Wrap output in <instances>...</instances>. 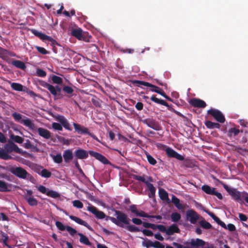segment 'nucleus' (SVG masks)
Segmentation results:
<instances>
[{"mask_svg":"<svg viewBox=\"0 0 248 248\" xmlns=\"http://www.w3.org/2000/svg\"><path fill=\"white\" fill-rule=\"evenodd\" d=\"M8 170L19 178L27 179L32 183L35 181L34 178L22 167L10 166Z\"/></svg>","mask_w":248,"mask_h":248,"instance_id":"nucleus-1","label":"nucleus"},{"mask_svg":"<svg viewBox=\"0 0 248 248\" xmlns=\"http://www.w3.org/2000/svg\"><path fill=\"white\" fill-rule=\"evenodd\" d=\"M114 212L115 216L116 217V218L112 217L109 218V220L111 221L113 223L118 226L122 228L124 227L123 223L126 225L129 224V219L126 214L120 211L116 210H114Z\"/></svg>","mask_w":248,"mask_h":248,"instance_id":"nucleus-2","label":"nucleus"},{"mask_svg":"<svg viewBox=\"0 0 248 248\" xmlns=\"http://www.w3.org/2000/svg\"><path fill=\"white\" fill-rule=\"evenodd\" d=\"M55 120L58 121V123H53L52 127L55 130L62 131V126L69 131H72V128L70 126L67 120L62 115H58L55 117Z\"/></svg>","mask_w":248,"mask_h":248,"instance_id":"nucleus-3","label":"nucleus"},{"mask_svg":"<svg viewBox=\"0 0 248 248\" xmlns=\"http://www.w3.org/2000/svg\"><path fill=\"white\" fill-rule=\"evenodd\" d=\"M132 177L133 179L141 181L145 184L147 189L149 190L150 193L149 194V197L150 198H154L155 196V188L154 187L153 184L149 183V181H152L153 179L151 177H147L148 181L146 180L144 177L137 175H133Z\"/></svg>","mask_w":248,"mask_h":248,"instance_id":"nucleus-4","label":"nucleus"},{"mask_svg":"<svg viewBox=\"0 0 248 248\" xmlns=\"http://www.w3.org/2000/svg\"><path fill=\"white\" fill-rule=\"evenodd\" d=\"M223 187L234 200H237L239 202L242 201V196H244L246 195L245 194V193H240L236 189L230 187L225 184L223 185Z\"/></svg>","mask_w":248,"mask_h":248,"instance_id":"nucleus-5","label":"nucleus"},{"mask_svg":"<svg viewBox=\"0 0 248 248\" xmlns=\"http://www.w3.org/2000/svg\"><path fill=\"white\" fill-rule=\"evenodd\" d=\"M12 116L16 121H20V123L28 127L30 129L34 130L35 128V124L32 122L31 120L29 118L26 119H21L22 115L16 112L12 114Z\"/></svg>","mask_w":248,"mask_h":248,"instance_id":"nucleus-6","label":"nucleus"},{"mask_svg":"<svg viewBox=\"0 0 248 248\" xmlns=\"http://www.w3.org/2000/svg\"><path fill=\"white\" fill-rule=\"evenodd\" d=\"M151 100L153 102H154L156 104H160V105H163L164 106L168 107L169 108V110L173 112L174 113H175L178 116L182 117L183 118H185V116L183 114H182L181 113H180V112L175 110L174 108H169L170 106L166 101H165L164 100L156 98L155 95H153L151 97Z\"/></svg>","mask_w":248,"mask_h":248,"instance_id":"nucleus-7","label":"nucleus"},{"mask_svg":"<svg viewBox=\"0 0 248 248\" xmlns=\"http://www.w3.org/2000/svg\"><path fill=\"white\" fill-rule=\"evenodd\" d=\"M208 114L212 115L214 119L219 123H224L225 118L223 114L219 110L211 108L207 111Z\"/></svg>","mask_w":248,"mask_h":248,"instance_id":"nucleus-8","label":"nucleus"},{"mask_svg":"<svg viewBox=\"0 0 248 248\" xmlns=\"http://www.w3.org/2000/svg\"><path fill=\"white\" fill-rule=\"evenodd\" d=\"M201 189L207 194L217 196L219 200H222L223 199L222 194L220 193L217 192L216 190V188L212 187L207 185H204L202 186Z\"/></svg>","mask_w":248,"mask_h":248,"instance_id":"nucleus-9","label":"nucleus"},{"mask_svg":"<svg viewBox=\"0 0 248 248\" xmlns=\"http://www.w3.org/2000/svg\"><path fill=\"white\" fill-rule=\"evenodd\" d=\"M47 89L54 96L55 100L62 99L64 97L63 95L61 93V87L58 85L54 86L50 84Z\"/></svg>","mask_w":248,"mask_h":248,"instance_id":"nucleus-10","label":"nucleus"},{"mask_svg":"<svg viewBox=\"0 0 248 248\" xmlns=\"http://www.w3.org/2000/svg\"><path fill=\"white\" fill-rule=\"evenodd\" d=\"M142 122L148 127L156 131L161 130L162 128L159 123L153 118H147L142 120Z\"/></svg>","mask_w":248,"mask_h":248,"instance_id":"nucleus-11","label":"nucleus"},{"mask_svg":"<svg viewBox=\"0 0 248 248\" xmlns=\"http://www.w3.org/2000/svg\"><path fill=\"white\" fill-rule=\"evenodd\" d=\"M31 32L36 36L39 37L40 39L45 41L47 40L50 42L52 45H58L57 41L51 37L48 36L41 32L35 29L31 30Z\"/></svg>","mask_w":248,"mask_h":248,"instance_id":"nucleus-12","label":"nucleus"},{"mask_svg":"<svg viewBox=\"0 0 248 248\" xmlns=\"http://www.w3.org/2000/svg\"><path fill=\"white\" fill-rule=\"evenodd\" d=\"M131 82L134 85L137 86L138 87H140V85H143L145 86L150 87V91L153 92H155V91H154L155 90L159 91L160 92L163 91L158 87L144 81L134 80H132Z\"/></svg>","mask_w":248,"mask_h":248,"instance_id":"nucleus-13","label":"nucleus"},{"mask_svg":"<svg viewBox=\"0 0 248 248\" xmlns=\"http://www.w3.org/2000/svg\"><path fill=\"white\" fill-rule=\"evenodd\" d=\"M37 189L42 193L45 194L47 196L54 199L59 198L60 196V194L58 192L52 190H50L44 186H39Z\"/></svg>","mask_w":248,"mask_h":248,"instance_id":"nucleus-14","label":"nucleus"},{"mask_svg":"<svg viewBox=\"0 0 248 248\" xmlns=\"http://www.w3.org/2000/svg\"><path fill=\"white\" fill-rule=\"evenodd\" d=\"M125 228L130 232H138L141 231L145 235L147 236H152L154 234L153 232L150 230L144 229L141 230L139 227L133 225L126 226Z\"/></svg>","mask_w":248,"mask_h":248,"instance_id":"nucleus-15","label":"nucleus"},{"mask_svg":"<svg viewBox=\"0 0 248 248\" xmlns=\"http://www.w3.org/2000/svg\"><path fill=\"white\" fill-rule=\"evenodd\" d=\"M187 219L192 224H195L199 218V214L193 209L187 211L186 213Z\"/></svg>","mask_w":248,"mask_h":248,"instance_id":"nucleus-16","label":"nucleus"},{"mask_svg":"<svg viewBox=\"0 0 248 248\" xmlns=\"http://www.w3.org/2000/svg\"><path fill=\"white\" fill-rule=\"evenodd\" d=\"M89 153L92 156L94 157L103 164L105 165L110 164V161L102 154L93 151H89Z\"/></svg>","mask_w":248,"mask_h":248,"instance_id":"nucleus-17","label":"nucleus"},{"mask_svg":"<svg viewBox=\"0 0 248 248\" xmlns=\"http://www.w3.org/2000/svg\"><path fill=\"white\" fill-rule=\"evenodd\" d=\"M87 210L93 214L98 219H103L106 217V215L103 212L99 211L95 206L90 204L87 207Z\"/></svg>","mask_w":248,"mask_h":248,"instance_id":"nucleus-18","label":"nucleus"},{"mask_svg":"<svg viewBox=\"0 0 248 248\" xmlns=\"http://www.w3.org/2000/svg\"><path fill=\"white\" fill-rule=\"evenodd\" d=\"M166 153L168 157L175 158L180 161H183L185 159L183 156L170 147L166 149Z\"/></svg>","mask_w":248,"mask_h":248,"instance_id":"nucleus-19","label":"nucleus"},{"mask_svg":"<svg viewBox=\"0 0 248 248\" xmlns=\"http://www.w3.org/2000/svg\"><path fill=\"white\" fill-rule=\"evenodd\" d=\"M188 102L190 105L196 108H204L206 106V104L204 101L196 98L191 99Z\"/></svg>","mask_w":248,"mask_h":248,"instance_id":"nucleus-20","label":"nucleus"},{"mask_svg":"<svg viewBox=\"0 0 248 248\" xmlns=\"http://www.w3.org/2000/svg\"><path fill=\"white\" fill-rule=\"evenodd\" d=\"M69 218L72 219V220L75 221L76 223L83 225L85 227H86L87 228H88L90 231H93V230L92 228V227L90 226L85 221L83 220L82 219H80V218H78L77 217L70 215L69 216Z\"/></svg>","mask_w":248,"mask_h":248,"instance_id":"nucleus-21","label":"nucleus"},{"mask_svg":"<svg viewBox=\"0 0 248 248\" xmlns=\"http://www.w3.org/2000/svg\"><path fill=\"white\" fill-rule=\"evenodd\" d=\"M76 132L80 134H88L89 133V129L79 124L74 123L73 124Z\"/></svg>","mask_w":248,"mask_h":248,"instance_id":"nucleus-22","label":"nucleus"},{"mask_svg":"<svg viewBox=\"0 0 248 248\" xmlns=\"http://www.w3.org/2000/svg\"><path fill=\"white\" fill-rule=\"evenodd\" d=\"M37 132L40 136L46 140L50 139L51 137L50 132L47 129L42 127L38 128Z\"/></svg>","mask_w":248,"mask_h":248,"instance_id":"nucleus-23","label":"nucleus"},{"mask_svg":"<svg viewBox=\"0 0 248 248\" xmlns=\"http://www.w3.org/2000/svg\"><path fill=\"white\" fill-rule=\"evenodd\" d=\"M88 154H89V152L82 149H78L75 152L76 157L80 159L87 158L88 157Z\"/></svg>","mask_w":248,"mask_h":248,"instance_id":"nucleus-24","label":"nucleus"},{"mask_svg":"<svg viewBox=\"0 0 248 248\" xmlns=\"http://www.w3.org/2000/svg\"><path fill=\"white\" fill-rule=\"evenodd\" d=\"M171 202L179 210H183L186 208V204L181 203L180 200L174 195H172Z\"/></svg>","mask_w":248,"mask_h":248,"instance_id":"nucleus-25","label":"nucleus"},{"mask_svg":"<svg viewBox=\"0 0 248 248\" xmlns=\"http://www.w3.org/2000/svg\"><path fill=\"white\" fill-rule=\"evenodd\" d=\"M180 230L176 224L170 225L167 230V235H172L174 233H180Z\"/></svg>","mask_w":248,"mask_h":248,"instance_id":"nucleus-26","label":"nucleus"},{"mask_svg":"<svg viewBox=\"0 0 248 248\" xmlns=\"http://www.w3.org/2000/svg\"><path fill=\"white\" fill-rule=\"evenodd\" d=\"M190 244L194 248H197L199 247H202L205 245V242L202 239L199 238L191 239Z\"/></svg>","mask_w":248,"mask_h":248,"instance_id":"nucleus-27","label":"nucleus"},{"mask_svg":"<svg viewBox=\"0 0 248 248\" xmlns=\"http://www.w3.org/2000/svg\"><path fill=\"white\" fill-rule=\"evenodd\" d=\"M71 35L79 40H83L82 31L81 29H74L72 31Z\"/></svg>","mask_w":248,"mask_h":248,"instance_id":"nucleus-28","label":"nucleus"},{"mask_svg":"<svg viewBox=\"0 0 248 248\" xmlns=\"http://www.w3.org/2000/svg\"><path fill=\"white\" fill-rule=\"evenodd\" d=\"M78 235L80 237L79 241L81 244L89 246L92 245V243L86 236L80 232H78Z\"/></svg>","mask_w":248,"mask_h":248,"instance_id":"nucleus-29","label":"nucleus"},{"mask_svg":"<svg viewBox=\"0 0 248 248\" xmlns=\"http://www.w3.org/2000/svg\"><path fill=\"white\" fill-rule=\"evenodd\" d=\"M64 161L66 163L69 162L73 158V153L71 150L68 149L65 150L63 154Z\"/></svg>","mask_w":248,"mask_h":248,"instance_id":"nucleus-30","label":"nucleus"},{"mask_svg":"<svg viewBox=\"0 0 248 248\" xmlns=\"http://www.w3.org/2000/svg\"><path fill=\"white\" fill-rule=\"evenodd\" d=\"M159 196L160 198L163 201H166L168 203L170 202L169 198L168 193L163 188H160L159 190Z\"/></svg>","mask_w":248,"mask_h":248,"instance_id":"nucleus-31","label":"nucleus"},{"mask_svg":"<svg viewBox=\"0 0 248 248\" xmlns=\"http://www.w3.org/2000/svg\"><path fill=\"white\" fill-rule=\"evenodd\" d=\"M24 199L30 206H34L38 205V201L33 196H24Z\"/></svg>","mask_w":248,"mask_h":248,"instance_id":"nucleus-32","label":"nucleus"},{"mask_svg":"<svg viewBox=\"0 0 248 248\" xmlns=\"http://www.w3.org/2000/svg\"><path fill=\"white\" fill-rule=\"evenodd\" d=\"M204 124L207 128L209 129H219L220 127V125L218 123L212 122L210 121H206Z\"/></svg>","mask_w":248,"mask_h":248,"instance_id":"nucleus-33","label":"nucleus"},{"mask_svg":"<svg viewBox=\"0 0 248 248\" xmlns=\"http://www.w3.org/2000/svg\"><path fill=\"white\" fill-rule=\"evenodd\" d=\"M12 64L15 67L22 70H25L26 68L25 63L19 60H14L12 62Z\"/></svg>","mask_w":248,"mask_h":248,"instance_id":"nucleus-34","label":"nucleus"},{"mask_svg":"<svg viewBox=\"0 0 248 248\" xmlns=\"http://www.w3.org/2000/svg\"><path fill=\"white\" fill-rule=\"evenodd\" d=\"M62 91L67 94L63 95L64 97H70L73 95L72 94L74 91L72 87L69 86H64L62 88Z\"/></svg>","mask_w":248,"mask_h":248,"instance_id":"nucleus-35","label":"nucleus"},{"mask_svg":"<svg viewBox=\"0 0 248 248\" xmlns=\"http://www.w3.org/2000/svg\"><path fill=\"white\" fill-rule=\"evenodd\" d=\"M11 185L8 184L6 182L0 180V192H8L10 191V189L9 187H10Z\"/></svg>","mask_w":248,"mask_h":248,"instance_id":"nucleus-36","label":"nucleus"},{"mask_svg":"<svg viewBox=\"0 0 248 248\" xmlns=\"http://www.w3.org/2000/svg\"><path fill=\"white\" fill-rule=\"evenodd\" d=\"M8 239V235L6 233L1 231L0 232V242H2L5 246L8 247L7 243Z\"/></svg>","mask_w":248,"mask_h":248,"instance_id":"nucleus-37","label":"nucleus"},{"mask_svg":"<svg viewBox=\"0 0 248 248\" xmlns=\"http://www.w3.org/2000/svg\"><path fill=\"white\" fill-rule=\"evenodd\" d=\"M240 132H243V131H240L235 127L231 128L229 129L228 131V136L232 137V135L234 136H237Z\"/></svg>","mask_w":248,"mask_h":248,"instance_id":"nucleus-38","label":"nucleus"},{"mask_svg":"<svg viewBox=\"0 0 248 248\" xmlns=\"http://www.w3.org/2000/svg\"><path fill=\"white\" fill-rule=\"evenodd\" d=\"M0 158L4 159V160H8L12 158V156L9 155L7 152L3 150H0Z\"/></svg>","mask_w":248,"mask_h":248,"instance_id":"nucleus-39","label":"nucleus"},{"mask_svg":"<svg viewBox=\"0 0 248 248\" xmlns=\"http://www.w3.org/2000/svg\"><path fill=\"white\" fill-rule=\"evenodd\" d=\"M37 173L40 175L42 177L48 178L51 176V172L46 169H43L41 171L37 172Z\"/></svg>","mask_w":248,"mask_h":248,"instance_id":"nucleus-40","label":"nucleus"},{"mask_svg":"<svg viewBox=\"0 0 248 248\" xmlns=\"http://www.w3.org/2000/svg\"><path fill=\"white\" fill-rule=\"evenodd\" d=\"M199 224L203 228L205 229H211L212 227L211 224L209 222L205 220L204 219L201 220L199 222Z\"/></svg>","mask_w":248,"mask_h":248,"instance_id":"nucleus-41","label":"nucleus"},{"mask_svg":"<svg viewBox=\"0 0 248 248\" xmlns=\"http://www.w3.org/2000/svg\"><path fill=\"white\" fill-rule=\"evenodd\" d=\"M11 88L15 91H23V86L21 84L18 83H12L11 84Z\"/></svg>","mask_w":248,"mask_h":248,"instance_id":"nucleus-42","label":"nucleus"},{"mask_svg":"<svg viewBox=\"0 0 248 248\" xmlns=\"http://www.w3.org/2000/svg\"><path fill=\"white\" fill-rule=\"evenodd\" d=\"M170 217L171 220L174 222L178 221L181 218V215L177 212L172 213L171 214Z\"/></svg>","mask_w":248,"mask_h":248,"instance_id":"nucleus-43","label":"nucleus"},{"mask_svg":"<svg viewBox=\"0 0 248 248\" xmlns=\"http://www.w3.org/2000/svg\"><path fill=\"white\" fill-rule=\"evenodd\" d=\"M146 158L149 163L152 165H155L156 164V160L149 153H146Z\"/></svg>","mask_w":248,"mask_h":248,"instance_id":"nucleus-44","label":"nucleus"},{"mask_svg":"<svg viewBox=\"0 0 248 248\" xmlns=\"http://www.w3.org/2000/svg\"><path fill=\"white\" fill-rule=\"evenodd\" d=\"M10 138L15 142L18 143H22L24 140L23 138H22V137L17 135H14L13 134L11 135Z\"/></svg>","mask_w":248,"mask_h":248,"instance_id":"nucleus-45","label":"nucleus"},{"mask_svg":"<svg viewBox=\"0 0 248 248\" xmlns=\"http://www.w3.org/2000/svg\"><path fill=\"white\" fill-rule=\"evenodd\" d=\"M52 80L54 83L61 84L62 83V79L57 76L53 75L52 77Z\"/></svg>","mask_w":248,"mask_h":248,"instance_id":"nucleus-46","label":"nucleus"},{"mask_svg":"<svg viewBox=\"0 0 248 248\" xmlns=\"http://www.w3.org/2000/svg\"><path fill=\"white\" fill-rule=\"evenodd\" d=\"M55 225L61 231H64L67 229V226H65L61 222L59 221H56Z\"/></svg>","mask_w":248,"mask_h":248,"instance_id":"nucleus-47","label":"nucleus"},{"mask_svg":"<svg viewBox=\"0 0 248 248\" xmlns=\"http://www.w3.org/2000/svg\"><path fill=\"white\" fill-rule=\"evenodd\" d=\"M206 213L210 216L217 224L220 221V219L217 217L214 213L208 211H206Z\"/></svg>","mask_w":248,"mask_h":248,"instance_id":"nucleus-48","label":"nucleus"},{"mask_svg":"<svg viewBox=\"0 0 248 248\" xmlns=\"http://www.w3.org/2000/svg\"><path fill=\"white\" fill-rule=\"evenodd\" d=\"M73 205L74 207L78 209H81L83 207V204L82 202L79 200H75L73 202Z\"/></svg>","mask_w":248,"mask_h":248,"instance_id":"nucleus-49","label":"nucleus"},{"mask_svg":"<svg viewBox=\"0 0 248 248\" xmlns=\"http://www.w3.org/2000/svg\"><path fill=\"white\" fill-rule=\"evenodd\" d=\"M66 230L69 232V233L72 236H74L77 233L78 234L76 230L69 226H67Z\"/></svg>","mask_w":248,"mask_h":248,"instance_id":"nucleus-50","label":"nucleus"},{"mask_svg":"<svg viewBox=\"0 0 248 248\" xmlns=\"http://www.w3.org/2000/svg\"><path fill=\"white\" fill-rule=\"evenodd\" d=\"M53 160L56 163H61L62 161V158L61 154H57L53 157Z\"/></svg>","mask_w":248,"mask_h":248,"instance_id":"nucleus-51","label":"nucleus"},{"mask_svg":"<svg viewBox=\"0 0 248 248\" xmlns=\"http://www.w3.org/2000/svg\"><path fill=\"white\" fill-rule=\"evenodd\" d=\"M36 75L40 77H45L46 75V72L43 69L38 68L36 70Z\"/></svg>","mask_w":248,"mask_h":248,"instance_id":"nucleus-52","label":"nucleus"},{"mask_svg":"<svg viewBox=\"0 0 248 248\" xmlns=\"http://www.w3.org/2000/svg\"><path fill=\"white\" fill-rule=\"evenodd\" d=\"M24 147L26 148V149H35L36 147L35 146H34L33 145H32L31 142V141L29 140H26V142L24 143Z\"/></svg>","mask_w":248,"mask_h":248,"instance_id":"nucleus-53","label":"nucleus"},{"mask_svg":"<svg viewBox=\"0 0 248 248\" xmlns=\"http://www.w3.org/2000/svg\"><path fill=\"white\" fill-rule=\"evenodd\" d=\"M154 91H155V93H157L160 94L161 95H162V96H163L164 98H165L168 100L171 101V102L172 101V99L170 98L169 96H168L164 91L160 92V91H157V90H155Z\"/></svg>","mask_w":248,"mask_h":248,"instance_id":"nucleus-54","label":"nucleus"},{"mask_svg":"<svg viewBox=\"0 0 248 248\" xmlns=\"http://www.w3.org/2000/svg\"><path fill=\"white\" fill-rule=\"evenodd\" d=\"M35 48L38 52L42 54L46 55L48 54L49 53L45 48L43 47L36 46Z\"/></svg>","mask_w":248,"mask_h":248,"instance_id":"nucleus-55","label":"nucleus"},{"mask_svg":"<svg viewBox=\"0 0 248 248\" xmlns=\"http://www.w3.org/2000/svg\"><path fill=\"white\" fill-rule=\"evenodd\" d=\"M142 245L146 248H150L153 247V242L150 240L147 239L146 241L142 243Z\"/></svg>","mask_w":248,"mask_h":248,"instance_id":"nucleus-56","label":"nucleus"},{"mask_svg":"<svg viewBox=\"0 0 248 248\" xmlns=\"http://www.w3.org/2000/svg\"><path fill=\"white\" fill-rule=\"evenodd\" d=\"M37 83L39 85L46 89H47L48 86L50 85L49 83L42 80H38L37 81Z\"/></svg>","mask_w":248,"mask_h":248,"instance_id":"nucleus-57","label":"nucleus"},{"mask_svg":"<svg viewBox=\"0 0 248 248\" xmlns=\"http://www.w3.org/2000/svg\"><path fill=\"white\" fill-rule=\"evenodd\" d=\"M92 102L95 107H101L100 100L98 98H92Z\"/></svg>","mask_w":248,"mask_h":248,"instance_id":"nucleus-58","label":"nucleus"},{"mask_svg":"<svg viewBox=\"0 0 248 248\" xmlns=\"http://www.w3.org/2000/svg\"><path fill=\"white\" fill-rule=\"evenodd\" d=\"M136 216L140 217H147V218H150V215H148L147 213H145L144 211H138Z\"/></svg>","mask_w":248,"mask_h":248,"instance_id":"nucleus-59","label":"nucleus"},{"mask_svg":"<svg viewBox=\"0 0 248 248\" xmlns=\"http://www.w3.org/2000/svg\"><path fill=\"white\" fill-rule=\"evenodd\" d=\"M153 247L154 248H164V246L158 241L153 242Z\"/></svg>","mask_w":248,"mask_h":248,"instance_id":"nucleus-60","label":"nucleus"},{"mask_svg":"<svg viewBox=\"0 0 248 248\" xmlns=\"http://www.w3.org/2000/svg\"><path fill=\"white\" fill-rule=\"evenodd\" d=\"M129 210L133 213H134L136 215L138 212V210H137L136 205L135 204H132L129 206Z\"/></svg>","mask_w":248,"mask_h":248,"instance_id":"nucleus-61","label":"nucleus"},{"mask_svg":"<svg viewBox=\"0 0 248 248\" xmlns=\"http://www.w3.org/2000/svg\"><path fill=\"white\" fill-rule=\"evenodd\" d=\"M4 148L7 153L12 152L13 151V143H12L10 145L6 144L4 146Z\"/></svg>","mask_w":248,"mask_h":248,"instance_id":"nucleus-62","label":"nucleus"},{"mask_svg":"<svg viewBox=\"0 0 248 248\" xmlns=\"http://www.w3.org/2000/svg\"><path fill=\"white\" fill-rule=\"evenodd\" d=\"M157 229H158L159 231L160 232H165L167 234V229L166 228V227L165 226H164L163 225L159 224V225H158Z\"/></svg>","mask_w":248,"mask_h":248,"instance_id":"nucleus-63","label":"nucleus"},{"mask_svg":"<svg viewBox=\"0 0 248 248\" xmlns=\"http://www.w3.org/2000/svg\"><path fill=\"white\" fill-rule=\"evenodd\" d=\"M132 221L133 223L136 225H140L143 223L140 219L138 218H133L132 219Z\"/></svg>","mask_w":248,"mask_h":248,"instance_id":"nucleus-64","label":"nucleus"}]
</instances>
